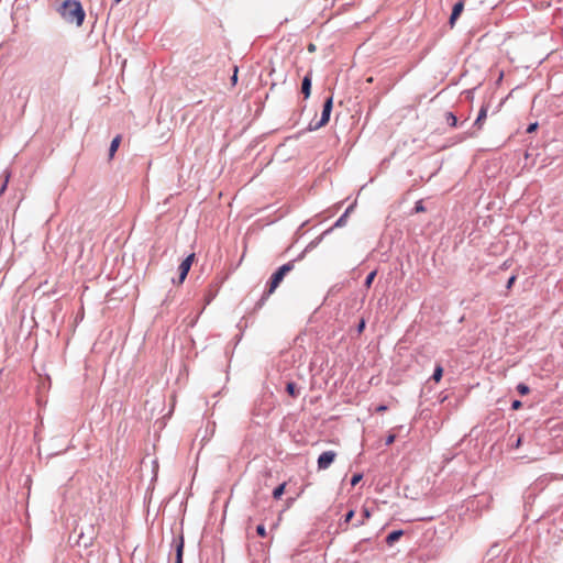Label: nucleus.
<instances>
[{
	"instance_id": "1",
	"label": "nucleus",
	"mask_w": 563,
	"mask_h": 563,
	"mask_svg": "<svg viewBox=\"0 0 563 563\" xmlns=\"http://www.w3.org/2000/svg\"><path fill=\"white\" fill-rule=\"evenodd\" d=\"M60 15L63 19L69 23H76V25H81L85 19V12L82 10L81 4L75 0H66L60 10Z\"/></svg>"
},
{
	"instance_id": "2",
	"label": "nucleus",
	"mask_w": 563,
	"mask_h": 563,
	"mask_svg": "<svg viewBox=\"0 0 563 563\" xmlns=\"http://www.w3.org/2000/svg\"><path fill=\"white\" fill-rule=\"evenodd\" d=\"M294 268L291 263L284 264L280 266L271 277V282L268 285L267 296L272 295L276 288L280 285L284 277L287 273H289Z\"/></svg>"
},
{
	"instance_id": "3",
	"label": "nucleus",
	"mask_w": 563,
	"mask_h": 563,
	"mask_svg": "<svg viewBox=\"0 0 563 563\" xmlns=\"http://www.w3.org/2000/svg\"><path fill=\"white\" fill-rule=\"evenodd\" d=\"M194 261H195V253H191L179 265V267H178V271H179V282L178 283L179 284H181L186 279L187 274L190 271V267H191Z\"/></svg>"
},
{
	"instance_id": "4",
	"label": "nucleus",
	"mask_w": 563,
	"mask_h": 563,
	"mask_svg": "<svg viewBox=\"0 0 563 563\" xmlns=\"http://www.w3.org/2000/svg\"><path fill=\"white\" fill-rule=\"evenodd\" d=\"M336 453L334 451H325L318 457V468L327 470L335 460Z\"/></svg>"
},
{
	"instance_id": "5",
	"label": "nucleus",
	"mask_w": 563,
	"mask_h": 563,
	"mask_svg": "<svg viewBox=\"0 0 563 563\" xmlns=\"http://www.w3.org/2000/svg\"><path fill=\"white\" fill-rule=\"evenodd\" d=\"M332 106H333V99H332V97H329L323 104L321 119H320L319 123L317 124V128H321L329 122L330 114L332 111Z\"/></svg>"
},
{
	"instance_id": "6",
	"label": "nucleus",
	"mask_w": 563,
	"mask_h": 563,
	"mask_svg": "<svg viewBox=\"0 0 563 563\" xmlns=\"http://www.w3.org/2000/svg\"><path fill=\"white\" fill-rule=\"evenodd\" d=\"M464 8L463 2H457L454 4L451 16H450V25L453 26L456 19L460 16Z\"/></svg>"
},
{
	"instance_id": "7",
	"label": "nucleus",
	"mask_w": 563,
	"mask_h": 563,
	"mask_svg": "<svg viewBox=\"0 0 563 563\" xmlns=\"http://www.w3.org/2000/svg\"><path fill=\"white\" fill-rule=\"evenodd\" d=\"M487 111H488V106H482L479 112H478V115H477V119L475 120V125L478 128V129H482L483 126V123L484 121L486 120L487 118Z\"/></svg>"
},
{
	"instance_id": "8",
	"label": "nucleus",
	"mask_w": 563,
	"mask_h": 563,
	"mask_svg": "<svg viewBox=\"0 0 563 563\" xmlns=\"http://www.w3.org/2000/svg\"><path fill=\"white\" fill-rule=\"evenodd\" d=\"M311 91V77L310 74H308L301 84V92L303 93L305 98H308L310 96Z\"/></svg>"
},
{
	"instance_id": "9",
	"label": "nucleus",
	"mask_w": 563,
	"mask_h": 563,
	"mask_svg": "<svg viewBox=\"0 0 563 563\" xmlns=\"http://www.w3.org/2000/svg\"><path fill=\"white\" fill-rule=\"evenodd\" d=\"M120 143H121V135H117L110 144V148H109L110 158H112L114 156L115 152L118 151V148L120 146Z\"/></svg>"
},
{
	"instance_id": "10",
	"label": "nucleus",
	"mask_w": 563,
	"mask_h": 563,
	"mask_svg": "<svg viewBox=\"0 0 563 563\" xmlns=\"http://www.w3.org/2000/svg\"><path fill=\"white\" fill-rule=\"evenodd\" d=\"M402 534V530L393 531L387 536L386 542L391 545L394 542L398 541Z\"/></svg>"
},
{
	"instance_id": "11",
	"label": "nucleus",
	"mask_w": 563,
	"mask_h": 563,
	"mask_svg": "<svg viewBox=\"0 0 563 563\" xmlns=\"http://www.w3.org/2000/svg\"><path fill=\"white\" fill-rule=\"evenodd\" d=\"M184 540L180 538L176 547V563H183Z\"/></svg>"
},
{
	"instance_id": "12",
	"label": "nucleus",
	"mask_w": 563,
	"mask_h": 563,
	"mask_svg": "<svg viewBox=\"0 0 563 563\" xmlns=\"http://www.w3.org/2000/svg\"><path fill=\"white\" fill-rule=\"evenodd\" d=\"M442 376H443V367L440 364H438L434 368L432 379L435 383H439L441 380Z\"/></svg>"
},
{
	"instance_id": "13",
	"label": "nucleus",
	"mask_w": 563,
	"mask_h": 563,
	"mask_svg": "<svg viewBox=\"0 0 563 563\" xmlns=\"http://www.w3.org/2000/svg\"><path fill=\"white\" fill-rule=\"evenodd\" d=\"M285 487H286V483H283L279 486H277L273 492V497L275 499H279L283 496V494L285 493Z\"/></svg>"
},
{
	"instance_id": "14",
	"label": "nucleus",
	"mask_w": 563,
	"mask_h": 563,
	"mask_svg": "<svg viewBox=\"0 0 563 563\" xmlns=\"http://www.w3.org/2000/svg\"><path fill=\"white\" fill-rule=\"evenodd\" d=\"M445 120L453 128L457 125V119L452 112L445 113Z\"/></svg>"
},
{
	"instance_id": "15",
	"label": "nucleus",
	"mask_w": 563,
	"mask_h": 563,
	"mask_svg": "<svg viewBox=\"0 0 563 563\" xmlns=\"http://www.w3.org/2000/svg\"><path fill=\"white\" fill-rule=\"evenodd\" d=\"M286 390L294 398L298 396V391H297V387H296L295 383H288L286 386Z\"/></svg>"
},
{
	"instance_id": "16",
	"label": "nucleus",
	"mask_w": 563,
	"mask_h": 563,
	"mask_svg": "<svg viewBox=\"0 0 563 563\" xmlns=\"http://www.w3.org/2000/svg\"><path fill=\"white\" fill-rule=\"evenodd\" d=\"M376 274H377V272H376V271H373V272H371V273L367 275V277H366V279H365V287H366V288H369V287L372 286V284H373V282H374V279H375Z\"/></svg>"
},
{
	"instance_id": "17",
	"label": "nucleus",
	"mask_w": 563,
	"mask_h": 563,
	"mask_svg": "<svg viewBox=\"0 0 563 563\" xmlns=\"http://www.w3.org/2000/svg\"><path fill=\"white\" fill-rule=\"evenodd\" d=\"M362 517H363V519L356 525L357 527L364 525L365 520L371 518V511L367 508H363Z\"/></svg>"
},
{
	"instance_id": "18",
	"label": "nucleus",
	"mask_w": 563,
	"mask_h": 563,
	"mask_svg": "<svg viewBox=\"0 0 563 563\" xmlns=\"http://www.w3.org/2000/svg\"><path fill=\"white\" fill-rule=\"evenodd\" d=\"M517 390L520 395H527L529 393V387L525 384H519L517 386Z\"/></svg>"
},
{
	"instance_id": "19",
	"label": "nucleus",
	"mask_w": 563,
	"mask_h": 563,
	"mask_svg": "<svg viewBox=\"0 0 563 563\" xmlns=\"http://www.w3.org/2000/svg\"><path fill=\"white\" fill-rule=\"evenodd\" d=\"M362 478H363L362 474H354L351 479L352 486L357 485L362 481Z\"/></svg>"
},
{
	"instance_id": "20",
	"label": "nucleus",
	"mask_w": 563,
	"mask_h": 563,
	"mask_svg": "<svg viewBox=\"0 0 563 563\" xmlns=\"http://www.w3.org/2000/svg\"><path fill=\"white\" fill-rule=\"evenodd\" d=\"M256 532L262 538L266 537V529H265L264 525H258L256 528Z\"/></svg>"
},
{
	"instance_id": "21",
	"label": "nucleus",
	"mask_w": 563,
	"mask_h": 563,
	"mask_svg": "<svg viewBox=\"0 0 563 563\" xmlns=\"http://www.w3.org/2000/svg\"><path fill=\"white\" fill-rule=\"evenodd\" d=\"M354 514H355L354 510H350L344 517V523H349L352 520V518L354 517Z\"/></svg>"
},
{
	"instance_id": "22",
	"label": "nucleus",
	"mask_w": 563,
	"mask_h": 563,
	"mask_svg": "<svg viewBox=\"0 0 563 563\" xmlns=\"http://www.w3.org/2000/svg\"><path fill=\"white\" fill-rule=\"evenodd\" d=\"M395 439H396V435H395V434H389V435L387 437V439H386V445H390V444H393V443H394V441H395Z\"/></svg>"
},
{
	"instance_id": "23",
	"label": "nucleus",
	"mask_w": 563,
	"mask_h": 563,
	"mask_svg": "<svg viewBox=\"0 0 563 563\" xmlns=\"http://www.w3.org/2000/svg\"><path fill=\"white\" fill-rule=\"evenodd\" d=\"M364 329H365V321H364V319H362L357 327L358 333H362Z\"/></svg>"
},
{
	"instance_id": "24",
	"label": "nucleus",
	"mask_w": 563,
	"mask_h": 563,
	"mask_svg": "<svg viewBox=\"0 0 563 563\" xmlns=\"http://www.w3.org/2000/svg\"><path fill=\"white\" fill-rule=\"evenodd\" d=\"M515 280H516V276H511V277L508 279V282H507V288H508V289L512 287V285H514Z\"/></svg>"
},
{
	"instance_id": "25",
	"label": "nucleus",
	"mask_w": 563,
	"mask_h": 563,
	"mask_svg": "<svg viewBox=\"0 0 563 563\" xmlns=\"http://www.w3.org/2000/svg\"><path fill=\"white\" fill-rule=\"evenodd\" d=\"M521 407V402L519 400H515L511 405V408L517 410Z\"/></svg>"
},
{
	"instance_id": "26",
	"label": "nucleus",
	"mask_w": 563,
	"mask_h": 563,
	"mask_svg": "<svg viewBox=\"0 0 563 563\" xmlns=\"http://www.w3.org/2000/svg\"><path fill=\"white\" fill-rule=\"evenodd\" d=\"M537 126H538V124H537V123H532V124H530V125L528 126V129H527V132H528V133L533 132V131L537 129Z\"/></svg>"
},
{
	"instance_id": "27",
	"label": "nucleus",
	"mask_w": 563,
	"mask_h": 563,
	"mask_svg": "<svg viewBox=\"0 0 563 563\" xmlns=\"http://www.w3.org/2000/svg\"><path fill=\"white\" fill-rule=\"evenodd\" d=\"M521 444H522V438H521V437H519V438L517 439L516 443L514 444V449H518V448H520V446H521Z\"/></svg>"
},
{
	"instance_id": "28",
	"label": "nucleus",
	"mask_w": 563,
	"mask_h": 563,
	"mask_svg": "<svg viewBox=\"0 0 563 563\" xmlns=\"http://www.w3.org/2000/svg\"><path fill=\"white\" fill-rule=\"evenodd\" d=\"M307 48H308V52H310V53H313L317 49V47L313 43H310Z\"/></svg>"
},
{
	"instance_id": "29",
	"label": "nucleus",
	"mask_w": 563,
	"mask_h": 563,
	"mask_svg": "<svg viewBox=\"0 0 563 563\" xmlns=\"http://www.w3.org/2000/svg\"><path fill=\"white\" fill-rule=\"evenodd\" d=\"M376 410H377V412H384V411H386V410H387V407H386V406H384V405H380V406H378V407L376 408Z\"/></svg>"
},
{
	"instance_id": "30",
	"label": "nucleus",
	"mask_w": 563,
	"mask_h": 563,
	"mask_svg": "<svg viewBox=\"0 0 563 563\" xmlns=\"http://www.w3.org/2000/svg\"><path fill=\"white\" fill-rule=\"evenodd\" d=\"M7 183H8V179L5 180L4 185L2 186V188H1V190H0V192H1V194H2V192L4 191V189H5Z\"/></svg>"
},
{
	"instance_id": "31",
	"label": "nucleus",
	"mask_w": 563,
	"mask_h": 563,
	"mask_svg": "<svg viewBox=\"0 0 563 563\" xmlns=\"http://www.w3.org/2000/svg\"><path fill=\"white\" fill-rule=\"evenodd\" d=\"M235 71H238V69L235 68ZM232 80L235 81L236 80V73H234L233 77H232Z\"/></svg>"
},
{
	"instance_id": "32",
	"label": "nucleus",
	"mask_w": 563,
	"mask_h": 563,
	"mask_svg": "<svg viewBox=\"0 0 563 563\" xmlns=\"http://www.w3.org/2000/svg\"><path fill=\"white\" fill-rule=\"evenodd\" d=\"M121 1H122V0H114V2H115V3H119V2H121Z\"/></svg>"
}]
</instances>
